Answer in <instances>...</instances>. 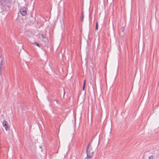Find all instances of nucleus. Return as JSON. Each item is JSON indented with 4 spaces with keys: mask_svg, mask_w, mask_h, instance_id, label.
<instances>
[{
    "mask_svg": "<svg viewBox=\"0 0 159 159\" xmlns=\"http://www.w3.org/2000/svg\"><path fill=\"white\" fill-rule=\"evenodd\" d=\"M40 148H41V147H40Z\"/></svg>",
    "mask_w": 159,
    "mask_h": 159,
    "instance_id": "15",
    "label": "nucleus"
},
{
    "mask_svg": "<svg viewBox=\"0 0 159 159\" xmlns=\"http://www.w3.org/2000/svg\"><path fill=\"white\" fill-rule=\"evenodd\" d=\"M64 94H65V91H64Z\"/></svg>",
    "mask_w": 159,
    "mask_h": 159,
    "instance_id": "14",
    "label": "nucleus"
},
{
    "mask_svg": "<svg viewBox=\"0 0 159 159\" xmlns=\"http://www.w3.org/2000/svg\"><path fill=\"white\" fill-rule=\"evenodd\" d=\"M33 44L35 45H36L38 47H40V45H39V44L38 43H37V42H34L33 43Z\"/></svg>",
    "mask_w": 159,
    "mask_h": 159,
    "instance_id": "7",
    "label": "nucleus"
},
{
    "mask_svg": "<svg viewBox=\"0 0 159 159\" xmlns=\"http://www.w3.org/2000/svg\"><path fill=\"white\" fill-rule=\"evenodd\" d=\"M98 22H96V26H95V29L96 30H98Z\"/></svg>",
    "mask_w": 159,
    "mask_h": 159,
    "instance_id": "8",
    "label": "nucleus"
},
{
    "mask_svg": "<svg viewBox=\"0 0 159 159\" xmlns=\"http://www.w3.org/2000/svg\"><path fill=\"white\" fill-rule=\"evenodd\" d=\"M2 124L3 126L5 127V129L6 131L9 130L10 128L8 125V123L6 121L4 120Z\"/></svg>",
    "mask_w": 159,
    "mask_h": 159,
    "instance_id": "3",
    "label": "nucleus"
},
{
    "mask_svg": "<svg viewBox=\"0 0 159 159\" xmlns=\"http://www.w3.org/2000/svg\"><path fill=\"white\" fill-rule=\"evenodd\" d=\"M7 7H8V9H10V8L7 5Z\"/></svg>",
    "mask_w": 159,
    "mask_h": 159,
    "instance_id": "12",
    "label": "nucleus"
},
{
    "mask_svg": "<svg viewBox=\"0 0 159 159\" xmlns=\"http://www.w3.org/2000/svg\"><path fill=\"white\" fill-rule=\"evenodd\" d=\"M86 152L87 154L88 153L89 155H93V152L92 151V148L90 146V144L89 143L86 149Z\"/></svg>",
    "mask_w": 159,
    "mask_h": 159,
    "instance_id": "1",
    "label": "nucleus"
},
{
    "mask_svg": "<svg viewBox=\"0 0 159 159\" xmlns=\"http://www.w3.org/2000/svg\"><path fill=\"white\" fill-rule=\"evenodd\" d=\"M148 159H153V157L152 155L149 157Z\"/></svg>",
    "mask_w": 159,
    "mask_h": 159,
    "instance_id": "10",
    "label": "nucleus"
},
{
    "mask_svg": "<svg viewBox=\"0 0 159 159\" xmlns=\"http://www.w3.org/2000/svg\"><path fill=\"white\" fill-rule=\"evenodd\" d=\"M2 63H1L0 64V71L1 70V68H2Z\"/></svg>",
    "mask_w": 159,
    "mask_h": 159,
    "instance_id": "11",
    "label": "nucleus"
},
{
    "mask_svg": "<svg viewBox=\"0 0 159 159\" xmlns=\"http://www.w3.org/2000/svg\"><path fill=\"white\" fill-rule=\"evenodd\" d=\"M55 101H56V102L57 103V100H55Z\"/></svg>",
    "mask_w": 159,
    "mask_h": 159,
    "instance_id": "13",
    "label": "nucleus"
},
{
    "mask_svg": "<svg viewBox=\"0 0 159 159\" xmlns=\"http://www.w3.org/2000/svg\"><path fill=\"white\" fill-rule=\"evenodd\" d=\"M20 13L23 16H25L27 14L26 9L25 7H23L20 10Z\"/></svg>",
    "mask_w": 159,
    "mask_h": 159,
    "instance_id": "2",
    "label": "nucleus"
},
{
    "mask_svg": "<svg viewBox=\"0 0 159 159\" xmlns=\"http://www.w3.org/2000/svg\"><path fill=\"white\" fill-rule=\"evenodd\" d=\"M93 155H89L88 153L87 154V157L85 158V159H92Z\"/></svg>",
    "mask_w": 159,
    "mask_h": 159,
    "instance_id": "4",
    "label": "nucleus"
},
{
    "mask_svg": "<svg viewBox=\"0 0 159 159\" xmlns=\"http://www.w3.org/2000/svg\"><path fill=\"white\" fill-rule=\"evenodd\" d=\"M86 80H84V81L83 86V87L82 88V90H84V89L85 86L86 85Z\"/></svg>",
    "mask_w": 159,
    "mask_h": 159,
    "instance_id": "6",
    "label": "nucleus"
},
{
    "mask_svg": "<svg viewBox=\"0 0 159 159\" xmlns=\"http://www.w3.org/2000/svg\"><path fill=\"white\" fill-rule=\"evenodd\" d=\"M81 22H83V21L84 18V12L83 11H82L81 12Z\"/></svg>",
    "mask_w": 159,
    "mask_h": 159,
    "instance_id": "5",
    "label": "nucleus"
},
{
    "mask_svg": "<svg viewBox=\"0 0 159 159\" xmlns=\"http://www.w3.org/2000/svg\"><path fill=\"white\" fill-rule=\"evenodd\" d=\"M41 36L43 38H46V36L45 34H42Z\"/></svg>",
    "mask_w": 159,
    "mask_h": 159,
    "instance_id": "9",
    "label": "nucleus"
}]
</instances>
